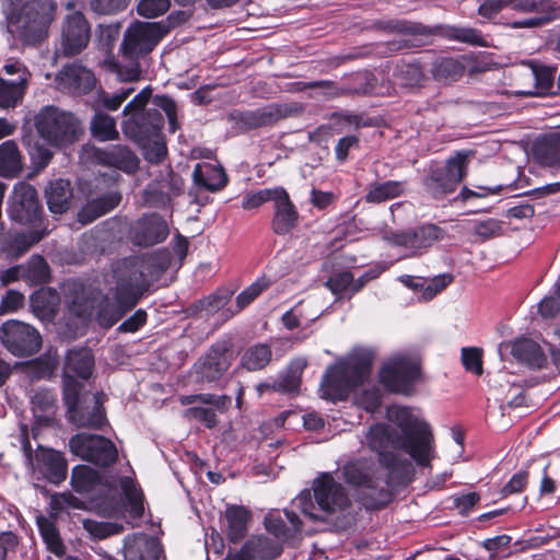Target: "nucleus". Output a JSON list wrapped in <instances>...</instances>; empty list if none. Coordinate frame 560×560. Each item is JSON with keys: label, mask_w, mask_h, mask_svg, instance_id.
Segmentation results:
<instances>
[{"label": "nucleus", "mask_w": 560, "mask_h": 560, "mask_svg": "<svg viewBox=\"0 0 560 560\" xmlns=\"http://www.w3.org/2000/svg\"><path fill=\"white\" fill-rule=\"evenodd\" d=\"M249 517L248 510L243 506H230L226 509L228 536L231 541L237 542L245 536Z\"/></svg>", "instance_id": "37"}, {"label": "nucleus", "mask_w": 560, "mask_h": 560, "mask_svg": "<svg viewBox=\"0 0 560 560\" xmlns=\"http://www.w3.org/2000/svg\"><path fill=\"white\" fill-rule=\"evenodd\" d=\"M32 303L33 306L39 310L45 316H51L57 311L59 298L57 293L51 290H42L33 296Z\"/></svg>", "instance_id": "49"}, {"label": "nucleus", "mask_w": 560, "mask_h": 560, "mask_svg": "<svg viewBox=\"0 0 560 560\" xmlns=\"http://www.w3.org/2000/svg\"><path fill=\"white\" fill-rule=\"evenodd\" d=\"M161 551L160 544L147 535L139 534L126 539V560H159Z\"/></svg>", "instance_id": "27"}, {"label": "nucleus", "mask_w": 560, "mask_h": 560, "mask_svg": "<svg viewBox=\"0 0 560 560\" xmlns=\"http://www.w3.org/2000/svg\"><path fill=\"white\" fill-rule=\"evenodd\" d=\"M453 281V276L450 273H443L434 277L423 291V298L425 300L433 299L438 293L444 290Z\"/></svg>", "instance_id": "64"}, {"label": "nucleus", "mask_w": 560, "mask_h": 560, "mask_svg": "<svg viewBox=\"0 0 560 560\" xmlns=\"http://www.w3.org/2000/svg\"><path fill=\"white\" fill-rule=\"evenodd\" d=\"M2 345L15 357H30L42 347V337L32 326L10 319L0 328Z\"/></svg>", "instance_id": "13"}, {"label": "nucleus", "mask_w": 560, "mask_h": 560, "mask_svg": "<svg viewBox=\"0 0 560 560\" xmlns=\"http://www.w3.org/2000/svg\"><path fill=\"white\" fill-rule=\"evenodd\" d=\"M37 133L54 147H66L83 133L81 121L72 114L55 106H46L35 116Z\"/></svg>", "instance_id": "4"}, {"label": "nucleus", "mask_w": 560, "mask_h": 560, "mask_svg": "<svg viewBox=\"0 0 560 560\" xmlns=\"http://www.w3.org/2000/svg\"><path fill=\"white\" fill-rule=\"evenodd\" d=\"M381 393L376 387L364 389L357 398L358 405L366 411L373 412L381 406Z\"/></svg>", "instance_id": "61"}, {"label": "nucleus", "mask_w": 560, "mask_h": 560, "mask_svg": "<svg viewBox=\"0 0 560 560\" xmlns=\"http://www.w3.org/2000/svg\"><path fill=\"white\" fill-rule=\"evenodd\" d=\"M154 104L166 114L170 129L172 132H175L178 128L175 102L167 96H156L154 98Z\"/></svg>", "instance_id": "62"}, {"label": "nucleus", "mask_w": 560, "mask_h": 560, "mask_svg": "<svg viewBox=\"0 0 560 560\" xmlns=\"http://www.w3.org/2000/svg\"><path fill=\"white\" fill-rule=\"evenodd\" d=\"M233 351L226 342L213 345L195 364L197 374L208 382L219 380L231 366Z\"/></svg>", "instance_id": "21"}, {"label": "nucleus", "mask_w": 560, "mask_h": 560, "mask_svg": "<svg viewBox=\"0 0 560 560\" xmlns=\"http://www.w3.org/2000/svg\"><path fill=\"white\" fill-rule=\"evenodd\" d=\"M468 154L456 152L442 167L434 168L428 177L425 185L435 197L441 198L453 192L463 180L467 172Z\"/></svg>", "instance_id": "14"}, {"label": "nucleus", "mask_w": 560, "mask_h": 560, "mask_svg": "<svg viewBox=\"0 0 560 560\" xmlns=\"http://www.w3.org/2000/svg\"><path fill=\"white\" fill-rule=\"evenodd\" d=\"M95 82L94 73L77 61L63 66L55 77L56 89L73 95L89 93Z\"/></svg>", "instance_id": "19"}, {"label": "nucleus", "mask_w": 560, "mask_h": 560, "mask_svg": "<svg viewBox=\"0 0 560 560\" xmlns=\"http://www.w3.org/2000/svg\"><path fill=\"white\" fill-rule=\"evenodd\" d=\"M168 28L161 23L135 22L124 34L121 50L125 57L136 60L152 51Z\"/></svg>", "instance_id": "11"}, {"label": "nucleus", "mask_w": 560, "mask_h": 560, "mask_svg": "<svg viewBox=\"0 0 560 560\" xmlns=\"http://www.w3.org/2000/svg\"><path fill=\"white\" fill-rule=\"evenodd\" d=\"M275 215L272 219V230L277 234L289 233L296 224L298 212L290 200L285 189L279 188L275 199Z\"/></svg>", "instance_id": "24"}, {"label": "nucleus", "mask_w": 560, "mask_h": 560, "mask_svg": "<svg viewBox=\"0 0 560 560\" xmlns=\"http://www.w3.org/2000/svg\"><path fill=\"white\" fill-rule=\"evenodd\" d=\"M271 360V350L265 343L249 347L242 357V364L249 371L264 369Z\"/></svg>", "instance_id": "43"}, {"label": "nucleus", "mask_w": 560, "mask_h": 560, "mask_svg": "<svg viewBox=\"0 0 560 560\" xmlns=\"http://www.w3.org/2000/svg\"><path fill=\"white\" fill-rule=\"evenodd\" d=\"M285 115V108L278 105H269L255 110L240 113L235 118L244 128L255 129L273 124Z\"/></svg>", "instance_id": "28"}, {"label": "nucleus", "mask_w": 560, "mask_h": 560, "mask_svg": "<svg viewBox=\"0 0 560 560\" xmlns=\"http://www.w3.org/2000/svg\"><path fill=\"white\" fill-rule=\"evenodd\" d=\"M386 28L395 31L400 34L410 35L440 34L445 38L457 40L460 43H466L475 46H486V40L483 39L481 33L471 27H458L446 25L438 26L435 30H432L421 23L401 20L389 22L386 25Z\"/></svg>", "instance_id": "16"}, {"label": "nucleus", "mask_w": 560, "mask_h": 560, "mask_svg": "<svg viewBox=\"0 0 560 560\" xmlns=\"http://www.w3.org/2000/svg\"><path fill=\"white\" fill-rule=\"evenodd\" d=\"M312 488L316 504L312 500L311 490L302 491L292 501V506L308 520H322L318 511L332 515L342 513L350 508L351 501L347 491L330 474H322L317 477L313 481Z\"/></svg>", "instance_id": "2"}, {"label": "nucleus", "mask_w": 560, "mask_h": 560, "mask_svg": "<svg viewBox=\"0 0 560 560\" xmlns=\"http://www.w3.org/2000/svg\"><path fill=\"white\" fill-rule=\"evenodd\" d=\"M168 235L166 221L158 214L144 215L133 228V241L140 246H152Z\"/></svg>", "instance_id": "23"}, {"label": "nucleus", "mask_w": 560, "mask_h": 560, "mask_svg": "<svg viewBox=\"0 0 560 560\" xmlns=\"http://www.w3.org/2000/svg\"><path fill=\"white\" fill-rule=\"evenodd\" d=\"M151 90L144 89L124 108V114L129 116L124 121V132L136 142H144L151 137H156L163 125L164 118L158 108H148Z\"/></svg>", "instance_id": "5"}, {"label": "nucleus", "mask_w": 560, "mask_h": 560, "mask_svg": "<svg viewBox=\"0 0 560 560\" xmlns=\"http://www.w3.org/2000/svg\"><path fill=\"white\" fill-rule=\"evenodd\" d=\"M25 89L22 84H12V82L0 80V107H14L23 97Z\"/></svg>", "instance_id": "51"}, {"label": "nucleus", "mask_w": 560, "mask_h": 560, "mask_svg": "<svg viewBox=\"0 0 560 560\" xmlns=\"http://www.w3.org/2000/svg\"><path fill=\"white\" fill-rule=\"evenodd\" d=\"M342 477L358 494L362 495L364 505L377 508L384 490L381 488L382 479L377 464L371 459H355L342 467Z\"/></svg>", "instance_id": "8"}, {"label": "nucleus", "mask_w": 560, "mask_h": 560, "mask_svg": "<svg viewBox=\"0 0 560 560\" xmlns=\"http://www.w3.org/2000/svg\"><path fill=\"white\" fill-rule=\"evenodd\" d=\"M100 482L98 472L85 465H79L73 468L71 475V483L78 492H90Z\"/></svg>", "instance_id": "42"}, {"label": "nucleus", "mask_w": 560, "mask_h": 560, "mask_svg": "<svg viewBox=\"0 0 560 560\" xmlns=\"http://www.w3.org/2000/svg\"><path fill=\"white\" fill-rule=\"evenodd\" d=\"M40 208L36 189L26 183L14 186L10 201V218L22 224L33 223L39 218Z\"/></svg>", "instance_id": "20"}, {"label": "nucleus", "mask_w": 560, "mask_h": 560, "mask_svg": "<svg viewBox=\"0 0 560 560\" xmlns=\"http://www.w3.org/2000/svg\"><path fill=\"white\" fill-rule=\"evenodd\" d=\"M372 353L360 351L330 366L320 384L323 397L330 400H343L349 393L362 383L371 372Z\"/></svg>", "instance_id": "3"}, {"label": "nucleus", "mask_w": 560, "mask_h": 560, "mask_svg": "<svg viewBox=\"0 0 560 560\" xmlns=\"http://www.w3.org/2000/svg\"><path fill=\"white\" fill-rule=\"evenodd\" d=\"M119 486L126 501V509L132 517H141L144 512L143 493L130 477L119 478Z\"/></svg>", "instance_id": "36"}, {"label": "nucleus", "mask_w": 560, "mask_h": 560, "mask_svg": "<svg viewBox=\"0 0 560 560\" xmlns=\"http://www.w3.org/2000/svg\"><path fill=\"white\" fill-rule=\"evenodd\" d=\"M120 202L118 192H108L100 198L89 201L78 214V219L82 224H89L112 211Z\"/></svg>", "instance_id": "30"}, {"label": "nucleus", "mask_w": 560, "mask_h": 560, "mask_svg": "<svg viewBox=\"0 0 560 560\" xmlns=\"http://www.w3.org/2000/svg\"><path fill=\"white\" fill-rule=\"evenodd\" d=\"M280 187L260 189L254 194L244 197L242 207L244 209H255L267 201H273Z\"/></svg>", "instance_id": "55"}, {"label": "nucleus", "mask_w": 560, "mask_h": 560, "mask_svg": "<svg viewBox=\"0 0 560 560\" xmlns=\"http://www.w3.org/2000/svg\"><path fill=\"white\" fill-rule=\"evenodd\" d=\"M465 71V66L455 58H439L432 65V75L438 81L448 82L458 80Z\"/></svg>", "instance_id": "39"}, {"label": "nucleus", "mask_w": 560, "mask_h": 560, "mask_svg": "<svg viewBox=\"0 0 560 560\" xmlns=\"http://www.w3.org/2000/svg\"><path fill=\"white\" fill-rule=\"evenodd\" d=\"M23 279L31 284H43L49 279V267L42 256L34 255L23 265Z\"/></svg>", "instance_id": "44"}, {"label": "nucleus", "mask_w": 560, "mask_h": 560, "mask_svg": "<svg viewBox=\"0 0 560 560\" xmlns=\"http://www.w3.org/2000/svg\"><path fill=\"white\" fill-rule=\"evenodd\" d=\"M22 171V159L18 145L9 140L0 145V176L15 177Z\"/></svg>", "instance_id": "35"}, {"label": "nucleus", "mask_w": 560, "mask_h": 560, "mask_svg": "<svg viewBox=\"0 0 560 560\" xmlns=\"http://www.w3.org/2000/svg\"><path fill=\"white\" fill-rule=\"evenodd\" d=\"M31 402L34 417L38 423L48 425L54 421L57 397L52 390H35L31 397Z\"/></svg>", "instance_id": "29"}, {"label": "nucleus", "mask_w": 560, "mask_h": 560, "mask_svg": "<svg viewBox=\"0 0 560 560\" xmlns=\"http://www.w3.org/2000/svg\"><path fill=\"white\" fill-rule=\"evenodd\" d=\"M194 182L209 191L221 190L228 184V176L220 164L197 163L192 172Z\"/></svg>", "instance_id": "26"}, {"label": "nucleus", "mask_w": 560, "mask_h": 560, "mask_svg": "<svg viewBox=\"0 0 560 560\" xmlns=\"http://www.w3.org/2000/svg\"><path fill=\"white\" fill-rule=\"evenodd\" d=\"M512 9L522 13H533L535 16L514 21L509 24L512 28H536L552 20L556 10L551 0H513Z\"/></svg>", "instance_id": "22"}, {"label": "nucleus", "mask_w": 560, "mask_h": 560, "mask_svg": "<svg viewBox=\"0 0 560 560\" xmlns=\"http://www.w3.org/2000/svg\"><path fill=\"white\" fill-rule=\"evenodd\" d=\"M446 232L436 224L428 223L417 228L386 233L384 238L394 246L409 252V256L424 254L435 243L445 240Z\"/></svg>", "instance_id": "12"}, {"label": "nucleus", "mask_w": 560, "mask_h": 560, "mask_svg": "<svg viewBox=\"0 0 560 560\" xmlns=\"http://www.w3.org/2000/svg\"><path fill=\"white\" fill-rule=\"evenodd\" d=\"M92 28L82 12L75 11L62 21L60 32V45L56 54L65 57L80 55L91 40Z\"/></svg>", "instance_id": "15"}, {"label": "nucleus", "mask_w": 560, "mask_h": 560, "mask_svg": "<svg viewBox=\"0 0 560 560\" xmlns=\"http://www.w3.org/2000/svg\"><path fill=\"white\" fill-rule=\"evenodd\" d=\"M501 223L495 219H488L483 221H477L474 224V233L481 240H488L494 237L501 232Z\"/></svg>", "instance_id": "58"}, {"label": "nucleus", "mask_w": 560, "mask_h": 560, "mask_svg": "<svg viewBox=\"0 0 560 560\" xmlns=\"http://www.w3.org/2000/svg\"><path fill=\"white\" fill-rule=\"evenodd\" d=\"M180 402L182 405L200 404V406L186 409L184 417L189 421L202 422L208 428H213L217 424V416L212 407L225 410L231 404V398L225 395L200 394L183 396Z\"/></svg>", "instance_id": "18"}, {"label": "nucleus", "mask_w": 560, "mask_h": 560, "mask_svg": "<svg viewBox=\"0 0 560 560\" xmlns=\"http://www.w3.org/2000/svg\"><path fill=\"white\" fill-rule=\"evenodd\" d=\"M462 361L466 370L477 375L482 373L481 353L477 348H464L462 350Z\"/></svg>", "instance_id": "60"}, {"label": "nucleus", "mask_w": 560, "mask_h": 560, "mask_svg": "<svg viewBox=\"0 0 560 560\" xmlns=\"http://www.w3.org/2000/svg\"><path fill=\"white\" fill-rule=\"evenodd\" d=\"M148 270L149 262L144 257L125 258L113 266L112 277L116 281L115 296L120 306L131 308L136 305L147 285Z\"/></svg>", "instance_id": "6"}, {"label": "nucleus", "mask_w": 560, "mask_h": 560, "mask_svg": "<svg viewBox=\"0 0 560 560\" xmlns=\"http://www.w3.org/2000/svg\"><path fill=\"white\" fill-rule=\"evenodd\" d=\"M69 447L74 455L100 466L112 465L117 459L114 443L101 435L79 433L71 438Z\"/></svg>", "instance_id": "17"}, {"label": "nucleus", "mask_w": 560, "mask_h": 560, "mask_svg": "<svg viewBox=\"0 0 560 560\" xmlns=\"http://www.w3.org/2000/svg\"><path fill=\"white\" fill-rule=\"evenodd\" d=\"M269 284L270 282L267 279L260 278L256 282L250 284L248 288H246L244 291H242L236 298L238 310H242L245 306H247L264 290H266L269 287Z\"/></svg>", "instance_id": "56"}, {"label": "nucleus", "mask_w": 560, "mask_h": 560, "mask_svg": "<svg viewBox=\"0 0 560 560\" xmlns=\"http://www.w3.org/2000/svg\"><path fill=\"white\" fill-rule=\"evenodd\" d=\"M404 186V182L398 180L373 183L368 188L365 200L372 203H381L394 199L402 194Z\"/></svg>", "instance_id": "38"}, {"label": "nucleus", "mask_w": 560, "mask_h": 560, "mask_svg": "<svg viewBox=\"0 0 560 560\" xmlns=\"http://www.w3.org/2000/svg\"><path fill=\"white\" fill-rule=\"evenodd\" d=\"M530 75L536 82L537 91H518L517 94L532 96L548 92L551 89L553 82V71L551 69L547 67H533Z\"/></svg>", "instance_id": "48"}, {"label": "nucleus", "mask_w": 560, "mask_h": 560, "mask_svg": "<svg viewBox=\"0 0 560 560\" xmlns=\"http://www.w3.org/2000/svg\"><path fill=\"white\" fill-rule=\"evenodd\" d=\"M45 197L51 212H66L72 197L70 182L61 178L50 182L45 190Z\"/></svg>", "instance_id": "32"}, {"label": "nucleus", "mask_w": 560, "mask_h": 560, "mask_svg": "<svg viewBox=\"0 0 560 560\" xmlns=\"http://www.w3.org/2000/svg\"><path fill=\"white\" fill-rule=\"evenodd\" d=\"M246 550L262 560H270L278 557L282 552L280 544L275 542L272 539L265 536L253 537L245 544Z\"/></svg>", "instance_id": "41"}, {"label": "nucleus", "mask_w": 560, "mask_h": 560, "mask_svg": "<svg viewBox=\"0 0 560 560\" xmlns=\"http://www.w3.org/2000/svg\"><path fill=\"white\" fill-rule=\"evenodd\" d=\"M37 525L47 548L56 556H62L65 552V546L59 537V533L55 524L48 518L40 516L37 518Z\"/></svg>", "instance_id": "45"}, {"label": "nucleus", "mask_w": 560, "mask_h": 560, "mask_svg": "<svg viewBox=\"0 0 560 560\" xmlns=\"http://www.w3.org/2000/svg\"><path fill=\"white\" fill-rule=\"evenodd\" d=\"M353 283V275L350 271H339L331 275L326 281L325 285L335 295L348 293V298H351V287Z\"/></svg>", "instance_id": "50"}, {"label": "nucleus", "mask_w": 560, "mask_h": 560, "mask_svg": "<svg viewBox=\"0 0 560 560\" xmlns=\"http://www.w3.org/2000/svg\"><path fill=\"white\" fill-rule=\"evenodd\" d=\"M24 303V295L18 291L10 290L2 298L0 303V315L13 313L21 308Z\"/></svg>", "instance_id": "63"}, {"label": "nucleus", "mask_w": 560, "mask_h": 560, "mask_svg": "<svg viewBox=\"0 0 560 560\" xmlns=\"http://www.w3.org/2000/svg\"><path fill=\"white\" fill-rule=\"evenodd\" d=\"M45 231H31L27 233H15L7 241V250L13 258L21 257L34 244L38 243L44 236Z\"/></svg>", "instance_id": "40"}, {"label": "nucleus", "mask_w": 560, "mask_h": 560, "mask_svg": "<svg viewBox=\"0 0 560 560\" xmlns=\"http://www.w3.org/2000/svg\"><path fill=\"white\" fill-rule=\"evenodd\" d=\"M95 159L105 165L114 166L125 172L137 170L139 160L135 153L124 145H113L106 150L94 149Z\"/></svg>", "instance_id": "25"}, {"label": "nucleus", "mask_w": 560, "mask_h": 560, "mask_svg": "<svg viewBox=\"0 0 560 560\" xmlns=\"http://www.w3.org/2000/svg\"><path fill=\"white\" fill-rule=\"evenodd\" d=\"M129 0H91L90 5L93 12L108 15L122 11Z\"/></svg>", "instance_id": "57"}, {"label": "nucleus", "mask_w": 560, "mask_h": 560, "mask_svg": "<svg viewBox=\"0 0 560 560\" xmlns=\"http://www.w3.org/2000/svg\"><path fill=\"white\" fill-rule=\"evenodd\" d=\"M51 509L63 511L69 509H82L84 503L71 493L65 492L51 497Z\"/></svg>", "instance_id": "59"}, {"label": "nucleus", "mask_w": 560, "mask_h": 560, "mask_svg": "<svg viewBox=\"0 0 560 560\" xmlns=\"http://www.w3.org/2000/svg\"><path fill=\"white\" fill-rule=\"evenodd\" d=\"M56 4L47 0L27 2L19 16L12 22L13 32L26 45L34 46L47 35L48 27L54 20Z\"/></svg>", "instance_id": "7"}, {"label": "nucleus", "mask_w": 560, "mask_h": 560, "mask_svg": "<svg viewBox=\"0 0 560 560\" xmlns=\"http://www.w3.org/2000/svg\"><path fill=\"white\" fill-rule=\"evenodd\" d=\"M512 354L518 361L535 369L542 368L547 361L540 346L529 339H523L514 342L512 346Z\"/></svg>", "instance_id": "34"}, {"label": "nucleus", "mask_w": 560, "mask_h": 560, "mask_svg": "<svg viewBox=\"0 0 560 560\" xmlns=\"http://www.w3.org/2000/svg\"><path fill=\"white\" fill-rule=\"evenodd\" d=\"M420 376L418 360L404 353L389 358L378 373L380 382L386 389L402 395L412 393Z\"/></svg>", "instance_id": "9"}, {"label": "nucleus", "mask_w": 560, "mask_h": 560, "mask_svg": "<svg viewBox=\"0 0 560 560\" xmlns=\"http://www.w3.org/2000/svg\"><path fill=\"white\" fill-rule=\"evenodd\" d=\"M170 5V0H141L137 10L139 15L147 19H154L165 14Z\"/></svg>", "instance_id": "54"}, {"label": "nucleus", "mask_w": 560, "mask_h": 560, "mask_svg": "<svg viewBox=\"0 0 560 560\" xmlns=\"http://www.w3.org/2000/svg\"><path fill=\"white\" fill-rule=\"evenodd\" d=\"M94 368V357L89 348L72 349L68 352L63 374H71L86 380Z\"/></svg>", "instance_id": "31"}, {"label": "nucleus", "mask_w": 560, "mask_h": 560, "mask_svg": "<svg viewBox=\"0 0 560 560\" xmlns=\"http://www.w3.org/2000/svg\"><path fill=\"white\" fill-rule=\"evenodd\" d=\"M84 528L95 538L104 539L112 535L119 534L122 530V526L115 523L96 522L92 520H85L83 522Z\"/></svg>", "instance_id": "53"}, {"label": "nucleus", "mask_w": 560, "mask_h": 560, "mask_svg": "<svg viewBox=\"0 0 560 560\" xmlns=\"http://www.w3.org/2000/svg\"><path fill=\"white\" fill-rule=\"evenodd\" d=\"M306 366L304 359H299L292 363L290 371L281 376L273 385L272 388L282 393H295L301 384V372Z\"/></svg>", "instance_id": "46"}, {"label": "nucleus", "mask_w": 560, "mask_h": 560, "mask_svg": "<svg viewBox=\"0 0 560 560\" xmlns=\"http://www.w3.org/2000/svg\"><path fill=\"white\" fill-rule=\"evenodd\" d=\"M285 517L291 527L288 528L278 514L269 513L265 518L266 529L273 534L281 541H285L301 530V521L293 511L285 510Z\"/></svg>", "instance_id": "33"}, {"label": "nucleus", "mask_w": 560, "mask_h": 560, "mask_svg": "<svg viewBox=\"0 0 560 560\" xmlns=\"http://www.w3.org/2000/svg\"><path fill=\"white\" fill-rule=\"evenodd\" d=\"M82 385L71 374H63V399L68 408L70 420L77 427L100 429L106 422L105 411L102 407L103 394L94 395V406L85 412L79 406Z\"/></svg>", "instance_id": "10"}, {"label": "nucleus", "mask_w": 560, "mask_h": 560, "mask_svg": "<svg viewBox=\"0 0 560 560\" xmlns=\"http://www.w3.org/2000/svg\"><path fill=\"white\" fill-rule=\"evenodd\" d=\"M387 418L399 428V433L393 432L386 424H374L365 439L369 447L378 454L380 463L389 476L402 472L410 463L393 452H386L388 446L402 450L417 465L430 467L435 457V444L429 423L420 419L411 408L397 405L387 408Z\"/></svg>", "instance_id": "1"}, {"label": "nucleus", "mask_w": 560, "mask_h": 560, "mask_svg": "<svg viewBox=\"0 0 560 560\" xmlns=\"http://www.w3.org/2000/svg\"><path fill=\"white\" fill-rule=\"evenodd\" d=\"M139 143L143 147L145 160L151 163H159L166 155V144L160 137V133L156 137H151L150 140Z\"/></svg>", "instance_id": "52"}, {"label": "nucleus", "mask_w": 560, "mask_h": 560, "mask_svg": "<svg viewBox=\"0 0 560 560\" xmlns=\"http://www.w3.org/2000/svg\"><path fill=\"white\" fill-rule=\"evenodd\" d=\"M93 136L102 141L114 140L118 137L116 122L110 116L97 113L91 122Z\"/></svg>", "instance_id": "47"}]
</instances>
